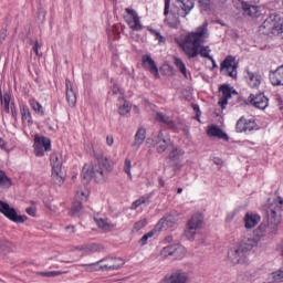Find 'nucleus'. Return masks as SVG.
<instances>
[{
	"instance_id": "58836bf2",
	"label": "nucleus",
	"mask_w": 283,
	"mask_h": 283,
	"mask_svg": "<svg viewBox=\"0 0 283 283\" xmlns=\"http://www.w3.org/2000/svg\"><path fill=\"white\" fill-rule=\"evenodd\" d=\"M21 116H22L23 123H27L28 125L32 123V114L30 113V109L28 107L21 108Z\"/></svg>"
},
{
	"instance_id": "ea45409f",
	"label": "nucleus",
	"mask_w": 283,
	"mask_h": 283,
	"mask_svg": "<svg viewBox=\"0 0 283 283\" xmlns=\"http://www.w3.org/2000/svg\"><path fill=\"white\" fill-rule=\"evenodd\" d=\"M30 106L40 116H43V114H45L43 112V106L39 102H36V101H34V99L30 101Z\"/></svg>"
},
{
	"instance_id": "a878e982",
	"label": "nucleus",
	"mask_w": 283,
	"mask_h": 283,
	"mask_svg": "<svg viewBox=\"0 0 283 283\" xmlns=\"http://www.w3.org/2000/svg\"><path fill=\"white\" fill-rule=\"evenodd\" d=\"M248 74V83L252 90H258L262 83V77L258 73H253L251 71H247Z\"/></svg>"
},
{
	"instance_id": "ddd939ff",
	"label": "nucleus",
	"mask_w": 283,
	"mask_h": 283,
	"mask_svg": "<svg viewBox=\"0 0 283 283\" xmlns=\"http://www.w3.org/2000/svg\"><path fill=\"white\" fill-rule=\"evenodd\" d=\"M86 201H87V195L85 193V191L78 190L75 195V201L71 207L70 213L73 217L78 216V213H81L83 209V202H86Z\"/></svg>"
},
{
	"instance_id": "0e129e2a",
	"label": "nucleus",
	"mask_w": 283,
	"mask_h": 283,
	"mask_svg": "<svg viewBox=\"0 0 283 283\" xmlns=\"http://www.w3.org/2000/svg\"><path fill=\"white\" fill-rule=\"evenodd\" d=\"M166 242H174V237H171V235L166 237Z\"/></svg>"
},
{
	"instance_id": "72a5a7b5",
	"label": "nucleus",
	"mask_w": 283,
	"mask_h": 283,
	"mask_svg": "<svg viewBox=\"0 0 283 283\" xmlns=\"http://www.w3.org/2000/svg\"><path fill=\"white\" fill-rule=\"evenodd\" d=\"M0 187L2 189H10L12 187V179L3 170H0Z\"/></svg>"
},
{
	"instance_id": "f03ea898",
	"label": "nucleus",
	"mask_w": 283,
	"mask_h": 283,
	"mask_svg": "<svg viewBox=\"0 0 283 283\" xmlns=\"http://www.w3.org/2000/svg\"><path fill=\"white\" fill-rule=\"evenodd\" d=\"M95 158L97 160V165L92 166L90 164H85L82 169V178L86 182H90V180H95V182H105L109 177L108 174H112L114 170V163L103 154L95 155Z\"/></svg>"
},
{
	"instance_id": "a18cd8bd",
	"label": "nucleus",
	"mask_w": 283,
	"mask_h": 283,
	"mask_svg": "<svg viewBox=\"0 0 283 283\" xmlns=\"http://www.w3.org/2000/svg\"><path fill=\"white\" fill-rule=\"evenodd\" d=\"M113 83V94L118 96V101H124L123 97V91H120V86H118V84H116V82L112 81Z\"/></svg>"
},
{
	"instance_id": "0eeeda50",
	"label": "nucleus",
	"mask_w": 283,
	"mask_h": 283,
	"mask_svg": "<svg viewBox=\"0 0 283 283\" xmlns=\"http://www.w3.org/2000/svg\"><path fill=\"white\" fill-rule=\"evenodd\" d=\"M228 262L235 266V264H249V256L238 245L228 251Z\"/></svg>"
},
{
	"instance_id": "c03bdc74",
	"label": "nucleus",
	"mask_w": 283,
	"mask_h": 283,
	"mask_svg": "<svg viewBox=\"0 0 283 283\" xmlns=\"http://www.w3.org/2000/svg\"><path fill=\"white\" fill-rule=\"evenodd\" d=\"M146 202H149V197H142L133 202L130 209L136 210L137 207H140V205H146Z\"/></svg>"
},
{
	"instance_id": "49530a36",
	"label": "nucleus",
	"mask_w": 283,
	"mask_h": 283,
	"mask_svg": "<svg viewBox=\"0 0 283 283\" xmlns=\"http://www.w3.org/2000/svg\"><path fill=\"white\" fill-rule=\"evenodd\" d=\"M63 273H67V272H63V271L40 272V275H42V277H56L59 275H63Z\"/></svg>"
},
{
	"instance_id": "423d86ee",
	"label": "nucleus",
	"mask_w": 283,
	"mask_h": 283,
	"mask_svg": "<svg viewBox=\"0 0 283 283\" xmlns=\"http://www.w3.org/2000/svg\"><path fill=\"white\" fill-rule=\"evenodd\" d=\"M185 156V150L178 148L176 145H170L168 158L170 160V165L174 167V171H180L182 168V157Z\"/></svg>"
},
{
	"instance_id": "aec40b11",
	"label": "nucleus",
	"mask_w": 283,
	"mask_h": 283,
	"mask_svg": "<svg viewBox=\"0 0 283 283\" xmlns=\"http://www.w3.org/2000/svg\"><path fill=\"white\" fill-rule=\"evenodd\" d=\"M163 283H187V274L184 272H175L164 277Z\"/></svg>"
},
{
	"instance_id": "f257e3e1",
	"label": "nucleus",
	"mask_w": 283,
	"mask_h": 283,
	"mask_svg": "<svg viewBox=\"0 0 283 283\" xmlns=\"http://www.w3.org/2000/svg\"><path fill=\"white\" fill-rule=\"evenodd\" d=\"M209 23L206 22L198 27L196 31L189 32L184 41L181 42V48L184 53L188 59H196L200 54L203 59H209L213 63V56L210 55L211 49L209 46L202 45L206 43L209 36Z\"/></svg>"
},
{
	"instance_id": "dca6fc26",
	"label": "nucleus",
	"mask_w": 283,
	"mask_h": 283,
	"mask_svg": "<svg viewBox=\"0 0 283 283\" xmlns=\"http://www.w3.org/2000/svg\"><path fill=\"white\" fill-rule=\"evenodd\" d=\"M219 92L221 93L219 105L221 109H224L227 105H229V98H231V86H229L228 84H223L220 86Z\"/></svg>"
},
{
	"instance_id": "680f3d73",
	"label": "nucleus",
	"mask_w": 283,
	"mask_h": 283,
	"mask_svg": "<svg viewBox=\"0 0 283 283\" xmlns=\"http://www.w3.org/2000/svg\"><path fill=\"white\" fill-rule=\"evenodd\" d=\"M65 230L69 231V233H74V226H69Z\"/></svg>"
},
{
	"instance_id": "4d7b16f0",
	"label": "nucleus",
	"mask_w": 283,
	"mask_h": 283,
	"mask_svg": "<svg viewBox=\"0 0 283 283\" xmlns=\"http://www.w3.org/2000/svg\"><path fill=\"white\" fill-rule=\"evenodd\" d=\"M8 144L6 143V140H3V138L0 137V149H7Z\"/></svg>"
},
{
	"instance_id": "e2e57ef3",
	"label": "nucleus",
	"mask_w": 283,
	"mask_h": 283,
	"mask_svg": "<svg viewBox=\"0 0 283 283\" xmlns=\"http://www.w3.org/2000/svg\"><path fill=\"white\" fill-rule=\"evenodd\" d=\"M158 182H159L160 187H165V179H163V177L158 178Z\"/></svg>"
},
{
	"instance_id": "9d476101",
	"label": "nucleus",
	"mask_w": 283,
	"mask_h": 283,
	"mask_svg": "<svg viewBox=\"0 0 283 283\" xmlns=\"http://www.w3.org/2000/svg\"><path fill=\"white\" fill-rule=\"evenodd\" d=\"M160 255L164 259L167 258H185V247L180 244L167 245L160 251Z\"/></svg>"
},
{
	"instance_id": "69168bd1",
	"label": "nucleus",
	"mask_w": 283,
	"mask_h": 283,
	"mask_svg": "<svg viewBox=\"0 0 283 283\" xmlns=\"http://www.w3.org/2000/svg\"><path fill=\"white\" fill-rule=\"evenodd\" d=\"M11 114H12L13 117L17 116V109L15 108H11Z\"/></svg>"
},
{
	"instance_id": "8fccbe9b",
	"label": "nucleus",
	"mask_w": 283,
	"mask_h": 283,
	"mask_svg": "<svg viewBox=\"0 0 283 283\" xmlns=\"http://www.w3.org/2000/svg\"><path fill=\"white\" fill-rule=\"evenodd\" d=\"M150 33L154 34V36L157 39V41H159V43H165V36H163V34H160L159 31L150 29Z\"/></svg>"
},
{
	"instance_id": "412c9836",
	"label": "nucleus",
	"mask_w": 283,
	"mask_h": 283,
	"mask_svg": "<svg viewBox=\"0 0 283 283\" xmlns=\"http://www.w3.org/2000/svg\"><path fill=\"white\" fill-rule=\"evenodd\" d=\"M51 181L57 187L63 186L65 182V174H63V168H52Z\"/></svg>"
},
{
	"instance_id": "13d9d810",
	"label": "nucleus",
	"mask_w": 283,
	"mask_h": 283,
	"mask_svg": "<svg viewBox=\"0 0 283 283\" xmlns=\"http://www.w3.org/2000/svg\"><path fill=\"white\" fill-rule=\"evenodd\" d=\"M233 218H235V212H231L227 216V222H231V220H233Z\"/></svg>"
},
{
	"instance_id": "1a4fd4ad",
	"label": "nucleus",
	"mask_w": 283,
	"mask_h": 283,
	"mask_svg": "<svg viewBox=\"0 0 283 283\" xmlns=\"http://www.w3.org/2000/svg\"><path fill=\"white\" fill-rule=\"evenodd\" d=\"M202 228V217L200 214H195L191 217V219L188 221L187 229L185 231L186 238L188 240H191L193 235H196L198 229Z\"/></svg>"
},
{
	"instance_id": "39448f33",
	"label": "nucleus",
	"mask_w": 283,
	"mask_h": 283,
	"mask_svg": "<svg viewBox=\"0 0 283 283\" xmlns=\"http://www.w3.org/2000/svg\"><path fill=\"white\" fill-rule=\"evenodd\" d=\"M0 213H3V216H6V218L11 220V222H17L19 224H23V222L28 220V217L25 214L19 216L14 208H10V205L8 202L1 201V200H0Z\"/></svg>"
},
{
	"instance_id": "338daca9",
	"label": "nucleus",
	"mask_w": 283,
	"mask_h": 283,
	"mask_svg": "<svg viewBox=\"0 0 283 283\" xmlns=\"http://www.w3.org/2000/svg\"><path fill=\"white\" fill-rule=\"evenodd\" d=\"M279 251H280V253H281V255H282V258H283V242H282V244H281Z\"/></svg>"
},
{
	"instance_id": "f3484780",
	"label": "nucleus",
	"mask_w": 283,
	"mask_h": 283,
	"mask_svg": "<svg viewBox=\"0 0 283 283\" xmlns=\"http://www.w3.org/2000/svg\"><path fill=\"white\" fill-rule=\"evenodd\" d=\"M235 129L238 134H242V132H253L255 129V122L251 119H245L244 117H241L237 122Z\"/></svg>"
},
{
	"instance_id": "a211bd4d",
	"label": "nucleus",
	"mask_w": 283,
	"mask_h": 283,
	"mask_svg": "<svg viewBox=\"0 0 283 283\" xmlns=\"http://www.w3.org/2000/svg\"><path fill=\"white\" fill-rule=\"evenodd\" d=\"M270 81L274 87L283 85V65L270 72Z\"/></svg>"
},
{
	"instance_id": "393cba45",
	"label": "nucleus",
	"mask_w": 283,
	"mask_h": 283,
	"mask_svg": "<svg viewBox=\"0 0 283 283\" xmlns=\"http://www.w3.org/2000/svg\"><path fill=\"white\" fill-rule=\"evenodd\" d=\"M176 224L174 217L161 218L155 226V231H164V229H171Z\"/></svg>"
},
{
	"instance_id": "79ce46f5",
	"label": "nucleus",
	"mask_w": 283,
	"mask_h": 283,
	"mask_svg": "<svg viewBox=\"0 0 283 283\" xmlns=\"http://www.w3.org/2000/svg\"><path fill=\"white\" fill-rule=\"evenodd\" d=\"M156 231H157V230L155 229V230H151V231L147 232L146 234H144V235L142 237V239L139 240V244H140L142 247H145V244H147V240H149V238H154Z\"/></svg>"
},
{
	"instance_id": "5701e85b",
	"label": "nucleus",
	"mask_w": 283,
	"mask_h": 283,
	"mask_svg": "<svg viewBox=\"0 0 283 283\" xmlns=\"http://www.w3.org/2000/svg\"><path fill=\"white\" fill-rule=\"evenodd\" d=\"M241 251L247 255L254 247H258V241L252 238H244L238 245Z\"/></svg>"
},
{
	"instance_id": "774afa93",
	"label": "nucleus",
	"mask_w": 283,
	"mask_h": 283,
	"mask_svg": "<svg viewBox=\"0 0 283 283\" xmlns=\"http://www.w3.org/2000/svg\"><path fill=\"white\" fill-rule=\"evenodd\" d=\"M193 109H195V112H200V106L193 105Z\"/></svg>"
},
{
	"instance_id": "6ab92c4d",
	"label": "nucleus",
	"mask_w": 283,
	"mask_h": 283,
	"mask_svg": "<svg viewBox=\"0 0 283 283\" xmlns=\"http://www.w3.org/2000/svg\"><path fill=\"white\" fill-rule=\"evenodd\" d=\"M65 87H66V102L70 107L76 106V93H74V87L72 86V82L66 78L65 80Z\"/></svg>"
},
{
	"instance_id": "f8f14e48",
	"label": "nucleus",
	"mask_w": 283,
	"mask_h": 283,
	"mask_svg": "<svg viewBox=\"0 0 283 283\" xmlns=\"http://www.w3.org/2000/svg\"><path fill=\"white\" fill-rule=\"evenodd\" d=\"M126 12L128 14L125 17L126 23L135 32H140V30H143V23H140V17H138V13H136L133 9L129 8H126Z\"/></svg>"
},
{
	"instance_id": "cd10ccee",
	"label": "nucleus",
	"mask_w": 283,
	"mask_h": 283,
	"mask_svg": "<svg viewBox=\"0 0 283 283\" xmlns=\"http://www.w3.org/2000/svg\"><path fill=\"white\" fill-rule=\"evenodd\" d=\"M208 136H213L216 138H220L221 140H229L227 133H223V130L216 125L209 127Z\"/></svg>"
},
{
	"instance_id": "c756f323",
	"label": "nucleus",
	"mask_w": 283,
	"mask_h": 283,
	"mask_svg": "<svg viewBox=\"0 0 283 283\" xmlns=\"http://www.w3.org/2000/svg\"><path fill=\"white\" fill-rule=\"evenodd\" d=\"M76 251H84V253H98L103 251V247L96 243L80 245L75 248Z\"/></svg>"
},
{
	"instance_id": "2eb2a0df",
	"label": "nucleus",
	"mask_w": 283,
	"mask_h": 283,
	"mask_svg": "<svg viewBox=\"0 0 283 283\" xmlns=\"http://www.w3.org/2000/svg\"><path fill=\"white\" fill-rule=\"evenodd\" d=\"M171 145H174V143H170L169 140L165 139V134L163 133V130H159L156 139L157 153L165 154L167 149H171Z\"/></svg>"
},
{
	"instance_id": "6e6552de",
	"label": "nucleus",
	"mask_w": 283,
	"mask_h": 283,
	"mask_svg": "<svg viewBox=\"0 0 283 283\" xmlns=\"http://www.w3.org/2000/svg\"><path fill=\"white\" fill-rule=\"evenodd\" d=\"M52 142L48 137H39L34 138V154L35 156H44L45 151H51Z\"/></svg>"
},
{
	"instance_id": "20e7f679",
	"label": "nucleus",
	"mask_w": 283,
	"mask_h": 283,
	"mask_svg": "<svg viewBox=\"0 0 283 283\" xmlns=\"http://www.w3.org/2000/svg\"><path fill=\"white\" fill-rule=\"evenodd\" d=\"M92 273L93 271H118L125 266V261L120 258H105L95 263L80 264Z\"/></svg>"
},
{
	"instance_id": "b1692460",
	"label": "nucleus",
	"mask_w": 283,
	"mask_h": 283,
	"mask_svg": "<svg viewBox=\"0 0 283 283\" xmlns=\"http://www.w3.org/2000/svg\"><path fill=\"white\" fill-rule=\"evenodd\" d=\"M142 63L145 70H149L153 74H158V66H156V62L151 59V55H143Z\"/></svg>"
},
{
	"instance_id": "bb28decb",
	"label": "nucleus",
	"mask_w": 283,
	"mask_h": 283,
	"mask_svg": "<svg viewBox=\"0 0 283 283\" xmlns=\"http://www.w3.org/2000/svg\"><path fill=\"white\" fill-rule=\"evenodd\" d=\"M243 14L245 17H260V8L258 6H251L247 2H241Z\"/></svg>"
},
{
	"instance_id": "c9c22d12",
	"label": "nucleus",
	"mask_w": 283,
	"mask_h": 283,
	"mask_svg": "<svg viewBox=\"0 0 283 283\" xmlns=\"http://www.w3.org/2000/svg\"><path fill=\"white\" fill-rule=\"evenodd\" d=\"M132 112V104L127 101H119L118 114L119 116H127Z\"/></svg>"
},
{
	"instance_id": "473e14b6",
	"label": "nucleus",
	"mask_w": 283,
	"mask_h": 283,
	"mask_svg": "<svg viewBox=\"0 0 283 283\" xmlns=\"http://www.w3.org/2000/svg\"><path fill=\"white\" fill-rule=\"evenodd\" d=\"M52 169H63V158L59 153H53L51 155Z\"/></svg>"
},
{
	"instance_id": "3c124183",
	"label": "nucleus",
	"mask_w": 283,
	"mask_h": 283,
	"mask_svg": "<svg viewBox=\"0 0 283 283\" xmlns=\"http://www.w3.org/2000/svg\"><path fill=\"white\" fill-rule=\"evenodd\" d=\"M0 251H10V242L0 239Z\"/></svg>"
},
{
	"instance_id": "a19ab883",
	"label": "nucleus",
	"mask_w": 283,
	"mask_h": 283,
	"mask_svg": "<svg viewBox=\"0 0 283 283\" xmlns=\"http://www.w3.org/2000/svg\"><path fill=\"white\" fill-rule=\"evenodd\" d=\"M145 227H147V219H140L139 221H137L134 227H133V233H138V231H140V229H145Z\"/></svg>"
},
{
	"instance_id": "9b49d317",
	"label": "nucleus",
	"mask_w": 283,
	"mask_h": 283,
	"mask_svg": "<svg viewBox=\"0 0 283 283\" xmlns=\"http://www.w3.org/2000/svg\"><path fill=\"white\" fill-rule=\"evenodd\" d=\"M221 70H226L228 76L231 78L238 77V62L233 55H228L221 63Z\"/></svg>"
},
{
	"instance_id": "37998d69",
	"label": "nucleus",
	"mask_w": 283,
	"mask_h": 283,
	"mask_svg": "<svg viewBox=\"0 0 283 283\" xmlns=\"http://www.w3.org/2000/svg\"><path fill=\"white\" fill-rule=\"evenodd\" d=\"M271 282H283V270L273 272L271 274Z\"/></svg>"
},
{
	"instance_id": "4be33fe9",
	"label": "nucleus",
	"mask_w": 283,
	"mask_h": 283,
	"mask_svg": "<svg viewBox=\"0 0 283 283\" xmlns=\"http://www.w3.org/2000/svg\"><path fill=\"white\" fill-rule=\"evenodd\" d=\"M165 20L164 23L165 25H168V28H172V29H178V27L180 25V18L178 17V14L174 11L168 10V14L165 15Z\"/></svg>"
},
{
	"instance_id": "4c0bfd02",
	"label": "nucleus",
	"mask_w": 283,
	"mask_h": 283,
	"mask_svg": "<svg viewBox=\"0 0 283 283\" xmlns=\"http://www.w3.org/2000/svg\"><path fill=\"white\" fill-rule=\"evenodd\" d=\"M182 3V10H184V15L182 17H187V14H189L191 12V10H193V0H181Z\"/></svg>"
},
{
	"instance_id": "e433bc0d",
	"label": "nucleus",
	"mask_w": 283,
	"mask_h": 283,
	"mask_svg": "<svg viewBox=\"0 0 283 283\" xmlns=\"http://www.w3.org/2000/svg\"><path fill=\"white\" fill-rule=\"evenodd\" d=\"M174 63H175L177 70H179V72H181L184 74L185 78H187V66L185 65V62H182V59L175 57Z\"/></svg>"
},
{
	"instance_id": "603ef678",
	"label": "nucleus",
	"mask_w": 283,
	"mask_h": 283,
	"mask_svg": "<svg viewBox=\"0 0 283 283\" xmlns=\"http://www.w3.org/2000/svg\"><path fill=\"white\" fill-rule=\"evenodd\" d=\"M199 4L203 10H208L209 6H211V0H198Z\"/></svg>"
},
{
	"instance_id": "f704fd0d",
	"label": "nucleus",
	"mask_w": 283,
	"mask_h": 283,
	"mask_svg": "<svg viewBox=\"0 0 283 283\" xmlns=\"http://www.w3.org/2000/svg\"><path fill=\"white\" fill-rule=\"evenodd\" d=\"M96 224L99 227V229H103V231H112L116 228L115 223H108L103 218H95L94 219Z\"/></svg>"
},
{
	"instance_id": "5fc2aeb1",
	"label": "nucleus",
	"mask_w": 283,
	"mask_h": 283,
	"mask_svg": "<svg viewBox=\"0 0 283 283\" xmlns=\"http://www.w3.org/2000/svg\"><path fill=\"white\" fill-rule=\"evenodd\" d=\"M27 213L29 214V216H33V217H35L36 216V209L34 208V207H29V208H27Z\"/></svg>"
},
{
	"instance_id": "7ed1b4c3",
	"label": "nucleus",
	"mask_w": 283,
	"mask_h": 283,
	"mask_svg": "<svg viewBox=\"0 0 283 283\" xmlns=\"http://www.w3.org/2000/svg\"><path fill=\"white\" fill-rule=\"evenodd\" d=\"M268 205V226L265 231L268 233H275L282 222L283 199L282 197L270 198Z\"/></svg>"
},
{
	"instance_id": "4468645a",
	"label": "nucleus",
	"mask_w": 283,
	"mask_h": 283,
	"mask_svg": "<svg viewBox=\"0 0 283 283\" xmlns=\"http://www.w3.org/2000/svg\"><path fill=\"white\" fill-rule=\"evenodd\" d=\"M249 102L253 107H256V109H266V107H269V98L264 96V94H251L249 96Z\"/></svg>"
},
{
	"instance_id": "c85d7f7f",
	"label": "nucleus",
	"mask_w": 283,
	"mask_h": 283,
	"mask_svg": "<svg viewBox=\"0 0 283 283\" xmlns=\"http://www.w3.org/2000/svg\"><path fill=\"white\" fill-rule=\"evenodd\" d=\"M156 120H158L159 123H164V125H167L169 129H178V126H176V122H174V119H171V117H169L168 115L157 113Z\"/></svg>"
},
{
	"instance_id": "052dcab7",
	"label": "nucleus",
	"mask_w": 283,
	"mask_h": 283,
	"mask_svg": "<svg viewBox=\"0 0 283 283\" xmlns=\"http://www.w3.org/2000/svg\"><path fill=\"white\" fill-rule=\"evenodd\" d=\"M3 105V107H4V112L7 113V114H10V104H2Z\"/></svg>"
},
{
	"instance_id": "864d4df0",
	"label": "nucleus",
	"mask_w": 283,
	"mask_h": 283,
	"mask_svg": "<svg viewBox=\"0 0 283 283\" xmlns=\"http://www.w3.org/2000/svg\"><path fill=\"white\" fill-rule=\"evenodd\" d=\"M170 6H171V0H165L164 17H167L169 14Z\"/></svg>"
},
{
	"instance_id": "bf43d9fd",
	"label": "nucleus",
	"mask_w": 283,
	"mask_h": 283,
	"mask_svg": "<svg viewBox=\"0 0 283 283\" xmlns=\"http://www.w3.org/2000/svg\"><path fill=\"white\" fill-rule=\"evenodd\" d=\"M33 51L35 52L36 56H39V42L34 43Z\"/></svg>"
},
{
	"instance_id": "2f4dec72",
	"label": "nucleus",
	"mask_w": 283,
	"mask_h": 283,
	"mask_svg": "<svg viewBox=\"0 0 283 283\" xmlns=\"http://www.w3.org/2000/svg\"><path fill=\"white\" fill-rule=\"evenodd\" d=\"M147 130L145 128H138L137 133L135 134V142L133 143V147L138 149L143 143H145Z\"/></svg>"
},
{
	"instance_id": "6e6d98bb",
	"label": "nucleus",
	"mask_w": 283,
	"mask_h": 283,
	"mask_svg": "<svg viewBox=\"0 0 283 283\" xmlns=\"http://www.w3.org/2000/svg\"><path fill=\"white\" fill-rule=\"evenodd\" d=\"M106 144L108 145V147H112L114 145V137L108 135L106 137Z\"/></svg>"
},
{
	"instance_id": "de8ad7c7",
	"label": "nucleus",
	"mask_w": 283,
	"mask_h": 283,
	"mask_svg": "<svg viewBox=\"0 0 283 283\" xmlns=\"http://www.w3.org/2000/svg\"><path fill=\"white\" fill-rule=\"evenodd\" d=\"M124 171H125V174H127V176H129V178L132 179V160L125 159Z\"/></svg>"
},
{
	"instance_id": "7c9ffc66",
	"label": "nucleus",
	"mask_w": 283,
	"mask_h": 283,
	"mask_svg": "<svg viewBox=\"0 0 283 283\" xmlns=\"http://www.w3.org/2000/svg\"><path fill=\"white\" fill-rule=\"evenodd\" d=\"M245 229H253L260 222V216L248 212L244 217Z\"/></svg>"
},
{
	"instance_id": "09e8293b",
	"label": "nucleus",
	"mask_w": 283,
	"mask_h": 283,
	"mask_svg": "<svg viewBox=\"0 0 283 283\" xmlns=\"http://www.w3.org/2000/svg\"><path fill=\"white\" fill-rule=\"evenodd\" d=\"M11 96L9 93H4L3 95H0L1 105H10Z\"/></svg>"
}]
</instances>
